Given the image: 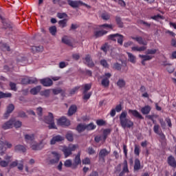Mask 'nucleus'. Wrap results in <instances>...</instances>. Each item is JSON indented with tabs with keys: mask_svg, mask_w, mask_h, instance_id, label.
Segmentation results:
<instances>
[{
	"mask_svg": "<svg viewBox=\"0 0 176 176\" xmlns=\"http://www.w3.org/2000/svg\"><path fill=\"white\" fill-rule=\"evenodd\" d=\"M119 119L120 126L124 130L126 129H131V127L134 126V122H133L130 118H127V111H126L121 113Z\"/></svg>",
	"mask_w": 176,
	"mask_h": 176,
	"instance_id": "1",
	"label": "nucleus"
},
{
	"mask_svg": "<svg viewBox=\"0 0 176 176\" xmlns=\"http://www.w3.org/2000/svg\"><path fill=\"white\" fill-rule=\"evenodd\" d=\"M21 125L22 122L21 121L16 120V119L12 118L6 122L2 126V129H3V130H8V129H12L13 126L15 127V129H19V127H21Z\"/></svg>",
	"mask_w": 176,
	"mask_h": 176,
	"instance_id": "2",
	"label": "nucleus"
},
{
	"mask_svg": "<svg viewBox=\"0 0 176 176\" xmlns=\"http://www.w3.org/2000/svg\"><path fill=\"white\" fill-rule=\"evenodd\" d=\"M47 142L45 140H41L39 143L36 141L30 142V148L32 151H41L43 149Z\"/></svg>",
	"mask_w": 176,
	"mask_h": 176,
	"instance_id": "3",
	"label": "nucleus"
},
{
	"mask_svg": "<svg viewBox=\"0 0 176 176\" xmlns=\"http://www.w3.org/2000/svg\"><path fill=\"white\" fill-rule=\"evenodd\" d=\"M44 122L45 123H47V124H49L48 128L50 129H57L56 124L54 123V117L53 116V113H49L48 116L45 117Z\"/></svg>",
	"mask_w": 176,
	"mask_h": 176,
	"instance_id": "4",
	"label": "nucleus"
},
{
	"mask_svg": "<svg viewBox=\"0 0 176 176\" xmlns=\"http://www.w3.org/2000/svg\"><path fill=\"white\" fill-rule=\"evenodd\" d=\"M78 148V144H69L68 147L65 146L63 149L65 157H68V156L72 155V152H74V151H76Z\"/></svg>",
	"mask_w": 176,
	"mask_h": 176,
	"instance_id": "5",
	"label": "nucleus"
},
{
	"mask_svg": "<svg viewBox=\"0 0 176 176\" xmlns=\"http://www.w3.org/2000/svg\"><path fill=\"white\" fill-rule=\"evenodd\" d=\"M124 38V36L119 34H110L108 36V39H111V41H116V39H117L118 43H119V45H120L121 46L123 45Z\"/></svg>",
	"mask_w": 176,
	"mask_h": 176,
	"instance_id": "6",
	"label": "nucleus"
},
{
	"mask_svg": "<svg viewBox=\"0 0 176 176\" xmlns=\"http://www.w3.org/2000/svg\"><path fill=\"white\" fill-rule=\"evenodd\" d=\"M112 76L110 73H106L104 75L100 76L102 81L101 85L103 87H109V78Z\"/></svg>",
	"mask_w": 176,
	"mask_h": 176,
	"instance_id": "7",
	"label": "nucleus"
},
{
	"mask_svg": "<svg viewBox=\"0 0 176 176\" xmlns=\"http://www.w3.org/2000/svg\"><path fill=\"white\" fill-rule=\"evenodd\" d=\"M60 160V154L56 151L52 152V155L50 157V164H56V163H58Z\"/></svg>",
	"mask_w": 176,
	"mask_h": 176,
	"instance_id": "8",
	"label": "nucleus"
},
{
	"mask_svg": "<svg viewBox=\"0 0 176 176\" xmlns=\"http://www.w3.org/2000/svg\"><path fill=\"white\" fill-rule=\"evenodd\" d=\"M68 5L72 8H79L80 5H84V6L88 7L87 4L84 3L81 1H74V0H67Z\"/></svg>",
	"mask_w": 176,
	"mask_h": 176,
	"instance_id": "9",
	"label": "nucleus"
},
{
	"mask_svg": "<svg viewBox=\"0 0 176 176\" xmlns=\"http://www.w3.org/2000/svg\"><path fill=\"white\" fill-rule=\"evenodd\" d=\"M58 124L59 126H69L71 124V122L67 118L62 117L58 120Z\"/></svg>",
	"mask_w": 176,
	"mask_h": 176,
	"instance_id": "10",
	"label": "nucleus"
},
{
	"mask_svg": "<svg viewBox=\"0 0 176 176\" xmlns=\"http://www.w3.org/2000/svg\"><path fill=\"white\" fill-rule=\"evenodd\" d=\"M108 155H109V151H107L106 148L100 150L99 153V160L105 162V156H108Z\"/></svg>",
	"mask_w": 176,
	"mask_h": 176,
	"instance_id": "11",
	"label": "nucleus"
},
{
	"mask_svg": "<svg viewBox=\"0 0 176 176\" xmlns=\"http://www.w3.org/2000/svg\"><path fill=\"white\" fill-rule=\"evenodd\" d=\"M128 113L129 115H132V116H134V118H137L138 119H144V117H142V115L138 112L137 110H133V109H129Z\"/></svg>",
	"mask_w": 176,
	"mask_h": 176,
	"instance_id": "12",
	"label": "nucleus"
},
{
	"mask_svg": "<svg viewBox=\"0 0 176 176\" xmlns=\"http://www.w3.org/2000/svg\"><path fill=\"white\" fill-rule=\"evenodd\" d=\"M40 83L46 87H49V86H52L53 85V81L50 78H44L40 80Z\"/></svg>",
	"mask_w": 176,
	"mask_h": 176,
	"instance_id": "13",
	"label": "nucleus"
},
{
	"mask_svg": "<svg viewBox=\"0 0 176 176\" xmlns=\"http://www.w3.org/2000/svg\"><path fill=\"white\" fill-rule=\"evenodd\" d=\"M61 141H64V137L58 135L52 138V139L50 141V144L51 145H54L56 142H61Z\"/></svg>",
	"mask_w": 176,
	"mask_h": 176,
	"instance_id": "14",
	"label": "nucleus"
},
{
	"mask_svg": "<svg viewBox=\"0 0 176 176\" xmlns=\"http://www.w3.org/2000/svg\"><path fill=\"white\" fill-rule=\"evenodd\" d=\"M13 111H14V104H10L7 107V111H6V113L4 114V118H9V115H10V113H12L13 112Z\"/></svg>",
	"mask_w": 176,
	"mask_h": 176,
	"instance_id": "15",
	"label": "nucleus"
},
{
	"mask_svg": "<svg viewBox=\"0 0 176 176\" xmlns=\"http://www.w3.org/2000/svg\"><path fill=\"white\" fill-rule=\"evenodd\" d=\"M24 137L28 144H31V142H33L34 140H35V135H34V133L25 134Z\"/></svg>",
	"mask_w": 176,
	"mask_h": 176,
	"instance_id": "16",
	"label": "nucleus"
},
{
	"mask_svg": "<svg viewBox=\"0 0 176 176\" xmlns=\"http://www.w3.org/2000/svg\"><path fill=\"white\" fill-rule=\"evenodd\" d=\"M160 130V126L157 124H155L153 126V131L155 133V134H158L161 138H165L166 136H164V134L163 133H160L159 131Z\"/></svg>",
	"mask_w": 176,
	"mask_h": 176,
	"instance_id": "17",
	"label": "nucleus"
},
{
	"mask_svg": "<svg viewBox=\"0 0 176 176\" xmlns=\"http://www.w3.org/2000/svg\"><path fill=\"white\" fill-rule=\"evenodd\" d=\"M132 39H134V41H137L139 45H143L144 46H146V45H148V42L144 41V39L141 36L132 37Z\"/></svg>",
	"mask_w": 176,
	"mask_h": 176,
	"instance_id": "18",
	"label": "nucleus"
},
{
	"mask_svg": "<svg viewBox=\"0 0 176 176\" xmlns=\"http://www.w3.org/2000/svg\"><path fill=\"white\" fill-rule=\"evenodd\" d=\"M85 64L88 65V67H93L94 65V63H93V60H91V57L90 55H87L85 58Z\"/></svg>",
	"mask_w": 176,
	"mask_h": 176,
	"instance_id": "19",
	"label": "nucleus"
},
{
	"mask_svg": "<svg viewBox=\"0 0 176 176\" xmlns=\"http://www.w3.org/2000/svg\"><path fill=\"white\" fill-rule=\"evenodd\" d=\"M152 108L149 105H146L144 107L141 109V112L143 115H148L149 114V112H151V110Z\"/></svg>",
	"mask_w": 176,
	"mask_h": 176,
	"instance_id": "20",
	"label": "nucleus"
},
{
	"mask_svg": "<svg viewBox=\"0 0 176 176\" xmlns=\"http://www.w3.org/2000/svg\"><path fill=\"white\" fill-rule=\"evenodd\" d=\"M42 89V87L41 85H38L32 89H30L31 94H33V96H36L39 91Z\"/></svg>",
	"mask_w": 176,
	"mask_h": 176,
	"instance_id": "21",
	"label": "nucleus"
},
{
	"mask_svg": "<svg viewBox=\"0 0 176 176\" xmlns=\"http://www.w3.org/2000/svg\"><path fill=\"white\" fill-rule=\"evenodd\" d=\"M168 164H169V166H171V167H176V161H175V158H174V157L173 156H169L168 157Z\"/></svg>",
	"mask_w": 176,
	"mask_h": 176,
	"instance_id": "22",
	"label": "nucleus"
},
{
	"mask_svg": "<svg viewBox=\"0 0 176 176\" xmlns=\"http://www.w3.org/2000/svg\"><path fill=\"white\" fill-rule=\"evenodd\" d=\"M108 34V31L107 30H100L94 32V35L96 38H100V36H104V35H107Z\"/></svg>",
	"mask_w": 176,
	"mask_h": 176,
	"instance_id": "23",
	"label": "nucleus"
},
{
	"mask_svg": "<svg viewBox=\"0 0 176 176\" xmlns=\"http://www.w3.org/2000/svg\"><path fill=\"white\" fill-rule=\"evenodd\" d=\"M82 163V161L80 160V152H78L76 156L74 158V166H79Z\"/></svg>",
	"mask_w": 176,
	"mask_h": 176,
	"instance_id": "24",
	"label": "nucleus"
},
{
	"mask_svg": "<svg viewBox=\"0 0 176 176\" xmlns=\"http://www.w3.org/2000/svg\"><path fill=\"white\" fill-rule=\"evenodd\" d=\"M32 52H33V53H38L40 52H43V46H32Z\"/></svg>",
	"mask_w": 176,
	"mask_h": 176,
	"instance_id": "25",
	"label": "nucleus"
},
{
	"mask_svg": "<svg viewBox=\"0 0 176 176\" xmlns=\"http://www.w3.org/2000/svg\"><path fill=\"white\" fill-rule=\"evenodd\" d=\"M76 109H77L76 105H72L69 109L67 115L69 116H72V115H74V113L76 112Z\"/></svg>",
	"mask_w": 176,
	"mask_h": 176,
	"instance_id": "26",
	"label": "nucleus"
},
{
	"mask_svg": "<svg viewBox=\"0 0 176 176\" xmlns=\"http://www.w3.org/2000/svg\"><path fill=\"white\" fill-rule=\"evenodd\" d=\"M14 150L16 151V152H25V151H27V148L23 145L18 144L15 146Z\"/></svg>",
	"mask_w": 176,
	"mask_h": 176,
	"instance_id": "27",
	"label": "nucleus"
},
{
	"mask_svg": "<svg viewBox=\"0 0 176 176\" xmlns=\"http://www.w3.org/2000/svg\"><path fill=\"white\" fill-rule=\"evenodd\" d=\"M117 86L119 89H123V87H126V81L123 79H119L117 82Z\"/></svg>",
	"mask_w": 176,
	"mask_h": 176,
	"instance_id": "28",
	"label": "nucleus"
},
{
	"mask_svg": "<svg viewBox=\"0 0 176 176\" xmlns=\"http://www.w3.org/2000/svg\"><path fill=\"white\" fill-rule=\"evenodd\" d=\"M62 42L63 43H65V45H67L68 46H72V43L71 42V40L67 37V36H65L62 38Z\"/></svg>",
	"mask_w": 176,
	"mask_h": 176,
	"instance_id": "29",
	"label": "nucleus"
},
{
	"mask_svg": "<svg viewBox=\"0 0 176 176\" xmlns=\"http://www.w3.org/2000/svg\"><path fill=\"white\" fill-rule=\"evenodd\" d=\"M96 127H97V126L93 122H91L89 124H85V130H87V131L94 130L96 129Z\"/></svg>",
	"mask_w": 176,
	"mask_h": 176,
	"instance_id": "30",
	"label": "nucleus"
},
{
	"mask_svg": "<svg viewBox=\"0 0 176 176\" xmlns=\"http://www.w3.org/2000/svg\"><path fill=\"white\" fill-rule=\"evenodd\" d=\"M111 134V129H107L103 131V142H104L105 140H107V138L108 135Z\"/></svg>",
	"mask_w": 176,
	"mask_h": 176,
	"instance_id": "31",
	"label": "nucleus"
},
{
	"mask_svg": "<svg viewBox=\"0 0 176 176\" xmlns=\"http://www.w3.org/2000/svg\"><path fill=\"white\" fill-rule=\"evenodd\" d=\"M139 57L140 58H143L144 61H149L151 60H152V58H153V56L152 55H139Z\"/></svg>",
	"mask_w": 176,
	"mask_h": 176,
	"instance_id": "32",
	"label": "nucleus"
},
{
	"mask_svg": "<svg viewBox=\"0 0 176 176\" xmlns=\"http://www.w3.org/2000/svg\"><path fill=\"white\" fill-rule=\"evenodd\" d=\"M76 130L78 133H82V131H85V130H86V124H79L76 127Z\"/></svg>",
	"mask_w": 176,
	"mask_h": 176,
	"instance_id": "33",
	"label": "nucleus"
},
{
	"mask_svg": "<svg viewBox=\"0 0 176 176\" xmlns=\"http://www.w3.org/2000/svg\"><path fill=\"white\" fill-rule=\"evenodd\" d=\"M100 28H104L105 30H113V25L104 23L100 25Z\"/></svg>",
	"mask_w": 176,
	"mask_h": 176,
	"instance_id": "34",
	"label": "nucleus"
},
{
	"mask_svg": "<svg viewBox=\"0 0 176 176\" xmlns=\"http://www.w3.org/2000/svg\"><path fill=\"white\" fill-rule=\"evenodd\" d=\"M12 97L11 93H3L0 91V99L1 98H10Z\"/></svg>",
	"mask_w": 176,
	"mask_h": 176,
	"instance_id": "35",
	"label": "nucleus"
},
{
	"mask_svg": "<svg viewBox=\"0 0 176 176\" xmlns=\"http://www.w3.org/2000/svg\"><path fill=\"white\" fill-rule=\"evenodd\" d=\"M82 87L84 88L83 94H86V93L91 89V84H85L84 85H82Z\"/></svg>",
	"mask_w": 176,
	"mask_h": 176,
	"instance_id": "36",
	"label": "nucleus"
},
{
	"mask_svg": "<svg viewBox=\"0 0 176 176\" xmlns=\"http://www.w3.org/2000/svg\"><path fill=\"white\" fill-rule=\"evenodd\" d=\"M127 54H128L129 61L131 63H132L133 64H135V56L130 52H127Z\"/></svg>",
	"mask_w": 176,
	"mask_h": 176,
	"instance_id": "37",
	"label": "nucleus"
},
{
	"mask_svg": "<svg viewBox=\"0 0 176 176\" xmlns=\"http://www.w3.org/2000/svg\"><path fill=\"white\" fill-rule=\"evenodd\" d=\"M141 168V162L140 160L136 159L135 160L134 170H140Z\"/></svg>",
	"mask_w": 176,
	"mask_h": 176,
	"instance_id": "38",
	"label": "nucleus"
},
{
	"mask_svg": "<svg viewBox=\"0 0 176 176\" xmlns=\"http://www.w3.org/2000/svg\"><path fill=\"white\" fill-rule=\"evenodd\" d=\"M49 31L51 35L54 36L57 33V28L56 26H52L49 28Z\"/></svg>",
	"mask_w": 176,
	"mask_h": 176,
	"instance_id": "39",
	"label": "nucleus"
},
{
	"mask_svg": "<svg viewBox=\"0 0 176 176\" xmlns=\"http://www.w3.org/2000/svg\"><path fill=\"white\" fill-rule=\"evenodd\" d=\"M79 89H80V86L75 87L74 88H73L70 90L69 94H71V96H73V94H76V93H78Z\"/></svg>",
	"mask_w": 176,
	"mask_h": 176,
	"instance_id": "40",
	"label": "nucleus"
},
{
	"mask_svg": "<svg viewBox=\"0 0 176 176\" xmlns=\"http://www.w3.org/2000/svg\"><path fill=\"white\" fill-rule=\"evenodd\" d=\"M67 19H63L58 21V24L61 28H65L67 27Z\"/></svg>",
	"mask_w": 176,
	"mask_h": 176,
	"instance_id": "41",
	"label": "nucleus"
},
{
	"mask_svg": "<svg viewBox=\"0 0 176 176\" xmlns=\"http://www.w3.org/2000/svg\"><path fill=\"white\" fill-rule=\"evenodd\" d=\"M40 94L41 96H43L44 97H49V96H50V89H45L44 91H42Z\"/></svg>",
	"mask_w": 176,
	"mask_h": 176,
	"instance_id": "42",
	"label": "nucleus"
},
{
	"mask_svg": "<svg viewBox=\"0 0 176 176\" xmlns=\"http://www.w3.org/2000/svg\"><path fill=\"white\" fill-rule=\"evenodd\" d=\"M101 50L104 52V53H107L108 50H109V45L108 43H104L102 47H101Z\"/></svg>",
	"mask_w": 176,
	"mask_h": 176,
	"instance_id": "43",
	"label": "nucleus"
},
{
	"mask_svg": "<svg viewBox=\"0 0 176 176\" xmlns=\"http://www.w3.org/2000/svg\"><path fill=\"white\" fill-rule=\"evenodd\" d=\"M32 83L36 85L38 83V79L34 77H29V85H31Z\"/></svg>",
	"mask_w": 176,
	"mask_h": 176,
	"instance_id": "44",
	"label": "nucleus"
},
{
	"mask_svg": "<svg viewBox=\"0 0 176 176\" xmlns=\"http://www.w3.org/2000/svg\"><path fill=\"white\" fill-rule=\"evenodd\" d=\"M123 164H124V167H123V170H122L123 173H129V167L127 166V160H125L124 161Z\"/></svg>",
	"mask_w": 176,
	"mask_h": 176,
	"instance_id": "45",
	"label": "nucleus"
},
{
	"mask_svg": "<svg viewBox=\"0 0 176 176\" xmlns=\"http://www.w3.org/2000/svg\"><path fill=\"white\" fill-rule=\"evenodd\" d=\"M100 65H102L104 68H109V65H108V62H107V60L104 59L100 60Z\"/></svg>",
	"mask_w": 176,
	"mask_h": 176,
	"instance_id": "46",
	"label": "nucleus"
},
{
	"mask_svg": "<svg viewBox=\"0 0 176 176\" xmlns=\"http://www.w3.org/2000/svg\"><path fill=\"white\" fill-rule=\"evenodd\" d=\"M8 164H9V161L0 160L1 167H8Z\"/></svg>",
	"mask_w": 176,
	"mask_h": 176,
	"instance_id": "47",
	"label": "nucleus"
},
{
	"mask_svg": "<svg viewBox=\"0 0 176 176\" xmlns=\"http://www.w3.org/2000/svg\"><path fill=\"white\" fill-rule=\"evenodd\" d=\"M62 91L63 89H61V88H56L52 89V93H54L55 96H56L57 94H60V93H62Z\"/></svg>",
	"mask_w": 176,
	"mask_h": 176,
	"instance_id": "48",
	"label": "nucleus"
},
{
	"mask_svg": "<svg viewBox=\"0 0 176 176\" xmlns=\"http://www.w3.org/2000/svg\"><path fill=\"white\" fill-rule=\"evenodd\" d=\"M3 146H5V142H0V155H1V156L5 153L3 152Z\"/></svg>",
	"mask_w": 176,
	"mask_h": 176,
	"instance_id": "49",
	"label": "nucleus"
},
{
	"mask_svg": "<svg viewBox=\"0 0 176 176\" xmlns=\"http://www.w3.org/2000/svg\"><path fill=\"white\" fill-rule=\"evenodd\" d=\"M65 167H71L72 166V160H67L64 163Z\"/></svg>",
	"mask_w": 176,
	"mask_h": 176,
	"instance_id": "50",
	"label": "nucleus"
},
{
	"mask_svg": "<svg viewBox=\"0 0 176 176\" xmlns=\"http://www.w3.org/2000/svg\"><path fill=\"white\" fill-rule=\"evenodd\" d=\"M67 16V14L65 12H62V13L61 12H58L57 14V17L58 19H64V18H65Z\"/></svg>",
	"mask_w": 176,
	"mask_h": 176,
	"instance_id": "51",
	"label": "nucleus"
},
{
	"mask_svg": "<svg viewBox=\"0 0 176 176\" xmlns=\"http://www.w3.org/2000/svg\"><path fill=\"white\" fill-rule=\"evenodd\" d=\"M66 138L68 141H74V136L72 135V133H67L66 135Z\"/></svg>",
	"mask_w": 176,
	"mask_h": 176,
	"instance_id": "52",
	"label": "nucleus"
},
{
	"mask_svg": "<svg viewBox=\"0 0 176 176\" xmlns=\"http://www.w3.org/2000/svg\"><path fill=\"white\" fill-rule=\"evenodd\" d=\"M116 21L119 27H123V23H122V19H120V17L117 16L116 18Z\"/></svg>",
	"mask_w": 176,
	"mask_h": 176,
	"instance_id": "53",
	"label": "nucleus"
},
{
	"mask_svg": "<svg viewBox=\"0 0 176 176\" xmlns=\"http://www.w3.org/2000/svg\"><path fill=\"white\" fill-rule=\"evenodd\" d=\"M111 16L108 13H103L102 14V19L103 20H109Z\"/></svg>",
	"mask_w": 176,
	"mask_h": 176,
	"instance_id": "54",
	"label": "nucleus"
},
{
	"mask_svg": "<svg viewBox=\"0 0 176 176\" xmlns=\"http://www.w3.org/2000/svg\"><path fill=\"white\" fill-rule=\"evenodd\" d=\"M19 165V161L18 160H15L14 162H12L10 164V167L11 168H13L14 167H17V166Z\"/></svg>",
	"mask_w": 176,
	"mask_h": 176,
	"instance_id": "55",
	"label": "nucleus"
},
{
	"mask_svg": "<svg viewBox=\"0 0 176 176\" xmlns=\"http://www.w3.org/2000/svg\"><path fill=\"white\" fill-rule=\"evenodd\" d=\"M100 141H104V138L102 135H97L95 137V142H100Z\"/></svg>",
	"mask_w": 176,
	"mask_h": 176,
	"instance_id": "56",
	"label": "nucleus"
},
{
	"mask_svg": "<svg viewBox=\"0 0 176 176\" xmlns=\"http://www.w3.org/2000/svg\"><path fill=\"white\" fill-rule=\"evenodd\" d=\"M22 85H29V77H25L21 80Z\"/></svg>",
	"mask_w": 176,
	"mask_h": 176,
	"instance_id": "57",
	"label": "nucleus"
},
{
	"mask_svg": "<svg viewBox=\"0 0 176 176\" xmlns=\"http://www.w3.org/2000/svg\"><path fill=\"white\" fill-rule=\"evenodd\" d=\"M10 87L11 88V90H13V91H17V88L16 87V83L14 82H10Z\"/></svg>",
	"mask_w": 176,
	"mask_h": 176,
	"instance_id": "58",
	"label": "nucleus"
},
{
	"mask_svg": "<svg viewBox=\"0 0 176 176\" xmlns=\"http://www.w3.org/2000/svg\"><path fill=\"white\" fill-rule=\"evenodd\" d=\"M156 52H157L156 49L147 50L146 54H156Z\"/></svg>",
	"mask_w": 176,
	"mask_h": 176,
	"instance_id": "59",
	"label": "nucleus"
},
{
	"mask_svg": "<svg viewBox=\"0 0 176 176\" xmlns=\"http://www.w3.org/2000/svg\"><path fill=\"white\" fill-rule=\"evenodd\" d=\"M134 153L136 156H140V146L137 145L135 146Z\"/></svg>",
	"mask_w": 176,
	"mask_h": 176,
	"instance_id": "60",
	"label": "nucleus"
},
{
	"mask_svg": "<svg viewBox=\"0 0 176 176\" xmlns=\"http://www.w3.org/2000/svg\"><path fill=\"white\" fill-rule=\"evenodd\" d=\"M96 124L98 126H104V124H105V121H104V120H96Z\"/></svg>",
	"mask_w": 176,
	"mask_h": 176,
	"instance_id": "61",
	"label": "nucleus"
},
{
	"mask_svg": "<svg viewBox=\"0 0 176 176\" xmlns=\"http://www.w3.org/2000/svg\"><path fill=\"white\" fill-rule=\"evenodd\" d=\"M90 158L85 157L84 160H82V164H90Z\"/></svg>",
	"mask_w": 176,
	"mask_h": 176,
	"instance_id": "62",
	"label": "nucleus"
},
{
	"mask_svg": "<svg viewBox=\"0 0 176 176\" xmlns=\"http://www.w3.org/2000/svg\"><path fill=\"white\" fill-rule=\"evenodd\" d=\"M43 109L42 107H38L36 109V113L38 115V116H42V112H43Z\"/></svg>",
	"mask_w": 176,
	"mask_h": 176,
	"instance_id": "63",
	"label": "nucleus"
},
{
	"mask_svg": "<svg viewBox=\"0 0 176 176\" xmlns=\"http://www.w3.org/2000/svg\"><path fill=\"white\" fill-rule=\"evenodd\" d=\"M84 96L83 98L84 100H89V98H90V97H91V92H89L88 94H84Z\"/></svg>",
	"mask_w": 176,
	"mask_h": 176,
	"instance_id": "64",
	"label": "nucleus"
}]
</instances>
